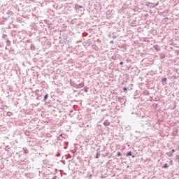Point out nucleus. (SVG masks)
<instances>
[{"instance_id":"nucleus-16","label":"nucleus","mask_w":179,"mask_h":179,"mask_svg":"<svg viewBox=\"0 0 179 179\" xmlns=\"http://www.w3.org/2000/svg\"><path fill=\"white\" fill-rule=\"evenodd\" d=\"M117 156H122L121 153L120 152H117Z\"/></svg>"},{"instance_id":"nucleus-27","label":"nucleus","mask_w":179,"mask_h":179,"mask_svg":"<svg viewBox=\"0 0 179 179\" xmlns=\"http://www.w3.org/2000/svg\"><path fill=\"white\" fill-rule=\"evenodd\" d=\"M47 97H48V94H45V99H47Z\"/></svg>"},{"instance_id":"nucleus-1","label":"nucleus","mask_w":179,"mask_h":179,"mask_svg":"<svg viewBox=\"0 0 179 179\" xmlns=\"http://www.w3.org/2000/svg\"><path fill=\"white\" fill-rule=\"evenodd\" d=\"M39 26L40 27H41L42 29H44V27H45V20H41L39 22Z\"/></svg>"},{"instance_id":"nucleus-6","label":"nucleus","mask_w":179,"mask_h":179,"mask_svg":"<svg viewBox=\"0 0 179 179\" xmlns=\"http://www.w3.org/2000/svg\"><path fill=\"white\" fill-rule=\"evenodd\" d=\"M6 44L7 47H10V41L9 39H7L6 41Z\"/></svg>"},{"instance_id":"nucleus-13","label":"nucleus","mask_w":179,"mask_h":179,"mask_svg":"<svg viewBox=\"0 0 179 179\" xmlns=\"http://www.w3.org/2000/svg\"><path fill=\"white\" fill-rule=\"evenodd\" d=\"M127 156H132V152H127Z\"/></svg>"},{"instance_id":"nucleus-21","label":"nucleus","mask_w":179,"mask_h":179,"mask_svg":"<svg viewBox=\"0 0 179 179\" xmlns=\"http://www.w3.org/2000/svg\"><path fill=\"white\" fill-rule=\"evenodd\" d=\"M46 96L45 95L43 96V101H45Z\"/></svg>"},{"instance_id":"nucleus-12","label":"nucleus","mask_w":179,"mask_h":179,"mask_svg":"<svg viewBox=\"0 0 179 179\" xmlns=\"http://www.w3.org/2000/svg\"><path fill=\"white\" fill-rule=\"evenodd\" d=\"M8 117H10L12 115V112H7Z\"/></svg>"},{"instance_id":"nucleus-19","label":"nucleus","mask_w":179,"mask_h":179,"mask_svg":"<svg viewBox=\"0 0 179 179\" xmlns=\"http://www.w3.org/2000/svg\"><path fill=\"white\" fill-rule=\"evenodd\" d=\"M95 158L99 159V153H96V155Z\"/></svg>"},{"instance_id":"nucleus-26","label":"nucleus","mask_w":179,"mask_h":179,"mask_svg":"<svg viewBox=\"0 0 179 179\" xmlns=\"http://www.w3.org/2000/svg\"><path fill=\"white\" fill-rule=\"evenodd\" d=\"M159 6V3H156L155 4V6Z\"/></svg>"},{"instance_id":"nucleus-7","label":"nucleus","mask_w":179,"mask_h":179,"mask_svg":"<svg viewBox=\"0 0 179 179\" xmlns=\"http://www.w3.org/2000/svg\"><path fill=\"white\" fill-rule=\"evenodd\" d=\"M82 6L78 5V4H75V9L78 10V9H82Z\"/></svg>"},{"instance_id":"nucleus-35","label":"nucleus","mask_w":179,"mask_h":179,"mask_svg":"<svg viewBox=\"0 0 179 179\" xmlns=\"http://www.w3.org/2000/svg\"><path fill=\"white\" fill-rule=\"evenodd\" d=\"M178 115H179V113H178Z\"/></svg>"},{"instance_id":"nucleus-31","label":"nucleus","mask_w":179,"mask_h":179,"mask_svg":"<svg viewBox=\"0 0 179 179\" xmlns=\"http://www.w3.org/2000/svg\"><path fill=\"white\" fill-rule=\"evenodd\" d=\"M148 125L150 127V123H148Z\"/></svg>"},{"instance_id":"nucleus-33","label":"nucleus","mask_w":179,"mask_h":179,"mask_svg":"<svg viewBox=\"0 0 179 179\" xmlns=\"http://www.w3.org/2000/svg\"><path fill=\"white\" fill-rule=\"evenodd\" d=\"M85 92H87V90H85Z\"/></svg>"},{"instance_id":"nucleus-9","label":"nucleus","mask_w":179,"mask_h":179,"mask_svg":"<svg viewBox=\"0 0 179 179\" xmlns=\"http://www.w3.org/2000/svg\"><path fill=\"white\" fill-rule=\"evenodd\" d=\"M6 37H8V35H6V34H3L2 38H3V40H6Z\"/></svg>"},{"instance_id":"nucleus-25","label":"nucleus","mask_w":179,"mask_h":179,"mask_svg":"<svg viewBox=\"0 0 179 179\" xmlns=\"http://www.w3.org/2000/svg\"><path fill=\"white\" fill-rule=\"evenodd\" d=\"M52 179H57V176H53Z\"/></svg>"},{"instance_id":"nucleus-3","label":"nucleus","mask_w":179,"mask_h":179,"mask_svg":"<svg viewBox=\"0 0 179 179\" xmlns=\"http://www.w3.org/2000/svg\"><path fill=\"white\" fill-rule=\"evenodd\" d=\"M159 58L161 59H164V58H166V55H164L163 52L159 53Z\"/></svg>"},{"instance_id":"nucleus-11","label":"nucleus","mask_w":179,"mask_h":179,"mask_svg":"<svg viewBox=\"0 0 179 179\" xmlns=\"http://www.w3.org/2000/svg\"><path fill=\"white\" fill-rule=\"evenodd\" d=\"M167 155L169 157H171V156H173V154L171 153V152H168Z\"/></svg>"},{"instance_id":"nucleus-4","label":"nucleus","mask_w":179,"mask_h":179,"mask_svg":"<svg viewBox=\"0 0 179 179\" xmlns=\"http://www.w3.org/2000/svg\"><path fill=\"white\" fill-rule=\"evenodd\" d=\"M154 48H155V50H156L157 51H160V47L159 46V45H154Z\"/></svg>"},{"instance_id":"nucleus-10","label":"nucleus","mask_w":179,"mask_h":179,"mask_svg":"<svg viewBox=\"0 0 179 179\" xmlns=\"http://www.w3.org/2000/svg\"><path fill=\"white\" fill-rule=\"evenodd\" d=\"M169 167V165L167 164H164L163 166L164 169H167Z\"/></svg>"},{"instance_id":"nucleus-28","label":"nucleus","mask_w":179,"mask_h":179,"mask_svg":"<svg viewBox=\"0 0 179 179\" xmlns=\"http://www.w3.org/2000/svg\"><path fill=\"white\" fill-rule=\"evenodd\" d=\"M29 1H31V2H34L36 0H29Z\"/></svg>"},{"instance_id":"nucleus-34","label":"nucleus","mask_w":179,"mask_h":179,"mask_svg":"<svg viewBox=\"0 0 179 179\" xmlns=\"http://www.w3.org/2000/svg\"><path fill=\"white\" fill-rule=\"evenodd\" d=\"M85 92H87V90H85Z\"/></svg>"},{"instance_id":"nucleus-22","label":"nucleus","mask_w":179,"mask_h":179,"mask_svg":"<svg viewBox=\"0 0 179 179\" xmlns=\"http://www.w3.org/2000/svg\"><path fill=\"white\" fill-rule=\"evenodd\" d=\"M174 152H176V150L172 149V150H171V153H174Z\"/></svg>"},{"instance_id":"nucleus-20","label":"nucleus","mask_w":179,"mask_h":179,"mask_svg":"<svg viewBox=\"0 0 179 179\" xmlns=\"http://www.w3.org/2000/svg\"><path fill=\"white\" fill-rule=\"evenodd\" d=\"M123 90H124V92H127V90H128L127 89V87H124Z\"/></svg>"},{"instance_id":"nucleus-17","label":"nucleus","mask_w":179,"mask_h":179,"mask_svg":"<svg viewBox=\"0 0 179 179\" xmlns=\"http://www.w3.org/2000/svg\"><path fill=\"white\" fill-rule=\"evenodd\" d=\"M24 153H25V154L29 153V150H25L24 152Z\"/></svg>"},{"instance_id":"nucleus-5","label":"nucleus","mask_w":179,"mask_h":179,"mask_svg":"<svg viewBox=\"0 0 179 179\" xmlns=\"http://www.w3.org/2000/svg\"><path fill=\"white\" fill-rule=\"evenodd\" d=\"M103 125H105V127H108V125H110V121L106 120V121L103 122Z\"/></svg>"},{"instance_id":"nucleus-18","label":"nucleus","mask_w":179,"mask_h":179,"mask_svg":"<svg viewBox=\"0 0 179 179\" xmlns=\"http://www.w3.org/2000/svg\"><path fill=\"white\" fill-rule=\"evenodd\" d=\"M41 149H42V150H44V145H41Z\"/></svg>"},{"instance_id":"nucleus-24","label":"nucleus","mask_w":179,"mask_h":179,"mask_svg":"<svg viewBox=\"0 0 179 179\" xmlns=\"http://www.w3.org/2000/svg\"><path fill=\"white\" fill-rule=\"evenodd\" d=\"M120 65H124V62H120Z\"/></svg>"},{"instance_id":"nucleus-2","label":"nucleus","mask_w":179,"mask_h":179,"mask_svg":"<svg viewBox=\"0 0 179 179\" xmlns=\"http://www.w3.org/2000/svg\"><path fill=\"white\" fill-rule=\"evenodd\" d=\"M83 86H85V83H81L77 85L76 87H77V89H81V87H83Z\"/></svg>"},{"instance_id":"nucleus-29","label":"nucleus","mask_w":179,"mask_h":179,"mask_svg":"<svg viewBox=\"0 0 179 179\" xmlns=\"http://www.w3.org/2000/svg\"><path fill=\"white\" fill-rule=\"evenodd\" d=\"M5 48H6V50H8V45H6Z\"/></svg>"},{"instance_id":"nucleus-15","label":"nucleus","mask_w":179,"mask_h":179,"mask_svg":"<svg viewBox=\"0 0 179 179\" xmlns=\"http://www.w3.org/2000/svg\"><path fill=\"white\" fill-rule=\"evenodd\" d=\"M167 81V78H164L162 79V82H166Z\"/></svg>"},{"instance_id":"nucleus-23","label":"nucleus","mask_w":179,"mask_h":179,"mask_svg":"<svg viewBox=\"0 0 179 179\" xmlns=\"http://www.w3.org/2000/svg\"><path fill=\"white\" fill-rule=\"evenodd\" d=\"M110 44H114V41H110Z\"/></svg>"},{"instance_id":"nucleus-14","label":"nucleus","mask_w":179,"mask_h":179,"mask_svg":"<svg viewBox=\"0 0 179 179\" xmlns=\"http://www.w3.org/2000/svg\"><path fill=\"white\" fill-rule=\"evenodd\" d=\"M112 59H113L114 61H115V59H117V57H115V56H112Z\"/></svg>"},{"instance_id":"nucleus-30","label":"nucleus","mask_w":179,"mask_h":179,"mask_svg":"<svg viewBox=\"0 0 179 179\" xmlns=\"http://www.w3.org/2000/svg\"><path fill=\"white\" fill-rule=\"evenodd\" d=\"M170 163H173V161H172V160H171V161H170Z\"/></svg>"},{"instance_id":"nucleus-8","label":"nucleus","mask_w":179,"mask_h":179,"mask_svg":"<svg viewBox=\"0 0 179 179\" xmlns=\"http://www.w3.org/2000/svg\"><path fill=\"white\" fill-rule=\"evenodd\" d=\"M30 48L32 51H34V50H36V47L34 46V44L31 43Z\"/></svg>"},{"instance_id":"nucleus-32","label":"nucleus","mask_w":179,"mask_h":179,"mask_svg":"<svg viewBox=\"0 0 179 179\" xmlns=\"http://www.w3.org/2000/svg\"><path fill=\"white\" fill-rule=\"evenodd\" d=\"M176 157H179V155H177Z\"/></svg>"}]
</instances>
